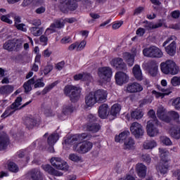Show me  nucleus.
Here are the masks:
<instances>
[{"label": "nucleus", "mask_w": 180, "mask_h": 180, "mask_svg": "<svg viewBox=\"0 0 180 180\" xmlns=\"http://www.w3.org/2000/svg\"><path fill=\"white\" fill-rule=\"evenodd\" d=\"M159 152L160 153V162L156 165V169L158 172H160L163 175L167 174L168 171V155H169V152L167 149L159 148Z\"/></svg>", "instance_id": "obj_1"}, {"label": "nucleus", "mask_w": 180, "mask_h": 180, "mask_svg": "<svg viewBox=\"0 0 180 180\" xmlns=\"http://www.w3.org/2000/svg\"><path fill=\"white\" fill-rule=\"evenodd\" d=\"M20 102H22V97H18L15 99V102L13 103L10 107H8L6 109L5 112L2 114L1 117H8V116H11V115H13L16 112V110L23 109V108H25V106H27V105L32 103V101H30L25 103L21 107H20V105H22Z\"/></svg>", "instance_id": "obj_2"}, {"label": "nucleus", "mask_w": 180, "mask_h": 180, "mask_svg": "<svg viewBox=\"0 0 180 180\" xmlns=\"http://www.w3.org/2000/svg\"><path fill=\"white\" fill-rule=\"evenodd\" d=\"M64 94L66 96H69L71 102L75 103L81 98V88L72 85L66 86L64 89Z\"/></svg>", "instance_id": "obj_3"}, {"label": "nucleus", "mask_w": 180, "mask_h": 180, "mask_svg": "<svg viewBox=\"0 0 180 180\" xmlns=\"http://www.w3.org/2000/svg\"><path fill=\"white\" fill-rule=\"evenodd\" d=\"M160 69L163 74L176 75L179 72V68L173 60H167L160 64Z\"/></svg>", "instance_id": "obj_4"}, {"label": "nucleus", "mask_w": 180, "mask_h": 180, "mask_svg": "<svg viewBox=\"0 0 180 180\" xmlns=\"http://www.w3.org/2000/svg\"><path fill=\"white\" fill-rule=\"evenodd\" d=\"M157 117L166 123L171 122V117L169 115L174 116L175 119H179V114L175 111H171L170 112H167V110L162 106L158 107L156 112Z\"/></svg>", "instance_id": "obj_5"}, {"label": "nucleus", "mask_w": 180, "mask_h": 180, "mask_svg": "<svg viewBox=\"0 0 180 180\" xmlns=\"http://www.w3.org/2000/svg\"><path fill=\"white\" fill-rule=\"evenodd\" d=\"M23 48L22 39H11L6 41L3 45V49L7 51H20Z\"/></svg>", "instance_id": "obj_6"}, {"label": "nucleus", "mask_w": 180, "mask_h": 180, "mask_svg": "<svg viewBox=\"0 0 180 180\" xmlns=\"http://www.w3.org/2000/svg\"><path fill=\"white\" fill-rule=\"evenodd\" d=\"M143 54L145 57H149L150 58H161L164 56L162 51L155 46L145 48L143 50Z\"/></svg>", "instance_id": "obj_7"}, {"label": "nucleus", "mask_w": 180, "mask_h": 180, "mask_svg": "<svg viewBox=\"0 0 180 180\" xmlns=\"http://www.w3.org/2000/svg\"><path fill=\"white\" fill-rule=\"evenodd\" d=\"M98 75L100 82L105 84L110 81L112 77V68L109 67H102L98 68Z\"/></svg>", "instance_id": "obj_8"}, {"label": "nucleus", "mask_w": 180, "mask_h": 180, "mask_svg": "<svg viewBox=\"0 0 180 180\" xmlns=\"http://www.w3.org/2000/svg\"><path fill=\"white\" fill-rule=\"evenodd\" d=\"M160 124H161L160 121L157 120L155 122L148 121L147 122L146 131L150 137H155V136L160 134V130L157 127L158 126H160Z\"/></svg>", "instance_id": "obj_9"}, {"label": "nucleus", "mask_w": 180, "mask_h": 180, "mask_svg": "<svg viewBox=\"0 0 180 180\" xmlns=\"http://www.w3.org/2000/svg\"><path fill=\"white\" fill-rule=\"evenodd\" d=\"M92 147H94L92 142L84 141L75 145L73 146V150L80 154H85L88 153V151H91Z\"/></svg>", "instance_id": "obj_10"}, {"label": "nucleus", "mask_w": 180, "mask_h": 180, "mask_svg": "<svg viewBox=\"0 0 180 180\" xmlns=\"http://www.w3.org/2000/svg\"><path fill=\"white\" fill-rule=\"evenodd\" d=\"M51 164L56 168V169H61L62 171H68V165L65 161L60 158H52L51 159Z\"/></svg>", "instance_id": "obj_11"}, {"label": "nucleus", "mask_w": 180, "mask_h": 180, "mask_svg": "<svg viewBox=\"0 0 180 180\" xmlns=\"http://www.w3.org/2000/svg\"><path fill=\"white\" fill-rule=\"evenodd\" d=\"M131 134L134 136L136 139H140L144 135V129L139 122H133L130 127Z\"/></svg>", "instance_id": "obj_12"}, {"label": "nucleus", "mask_w": 180, "mask_h": 180, "mask_svg": "<svg viewBox=\"0 0 180 180\" xmlns=\"http://www.w3.org/2000/svg\"><path fill=\"white\" fill-rule=\"evenodd\" d=\"M27 179L32 180H43L44 179V176L39 168H34L30 169L26 174Z\"/></svg>", "instance_id": "obj_13"}, {"label": "nucleus", "mask_w": 180, "mask_h": 180, "mask_svg": "<svg viewBox=\"0 0 180 180\" xmlns=\"http://www.w3.org/2000/svg\"><path fill=\"white\" fill-rule=\"evenodd\" d=\"M111 64L117 71H127V65L122 58H115L112 60Z\"/></svg>", "instance_id": "obj_14"}, {"label": "nucleus", "mask_w": 180, "mask_h": 180, "mask_svg": "<svg viewBox=\"0 0 180 180\" xmlns=\"http://www.w3.org/2000/svg\"><path fill=\"white\" fill-rule=\"evenodd\" d=\"M11 143L9 136L5 132H0V151H4L8 148Z\"/></svg>", "instance_id": "obj_15"}, {"label": "nucleus", "mask_w": 180, "mask_h": 180, "mask_svg": "<svg viewBox=\"0 0 180 180\" xmlns=\"http://www.w3.org/2000/svg\"><path fill=\"white\" fill-rule=\"evenodd\" d=\"M93 94L94 95L96 101L98 103L106 102V99L108 98V91H106V90L98 89Z\"/></svg>", "instance_id": "obj_16"}, {"label": "nucleus", "mask_w": 180, "mask_h": 180, "mask_svg": "<svg viewBox=\"0 0 180 180\" xmlns=\"http://www.w3.org/2000/svg\"><path fill=\"white\" fill-rule=\"evenodd\" d=\"M141 91H143V86L137 82L129 83L127 86V91L129 94H137Z\"/></svg>", "instance_id": "obj_17"}, {"label": "nucleus", "mask_w": 180, "mask_h": 180, "mask_svg": "<svg viewBox=\"0 0 180 180\" xmlns=\"http://www.w3.org/2000/svg\"><path fill=\"white\" fill-rule=\"evenodd\" d=\"M129 81V76L123 72H117L115 74V82L117 85H123Z\"/></svg>", "instance_id": "obj_18"}, {"label": "nucleus", "mask_w": 180, "mask_h": 180, "mask_svg": "<svg viewBox=\"0 0 180 180\" xmlns=\"http://www.w3.org/2000/svg\"><path fill=\"white\" fill-rule=\"evenodd\" d=\"M147 68L149 71V74H150L152 77H155L158 72V63H157L155 60H150L147 63Z\"/></svg>", "instance_id": "obj_19"}, {"label": "nucleus", "mask_w": 180, "mask_h": 180, "mask_svg": "<svg viewBox=\"0 0 180 180\" xmlns=\"http://www.w3.org/2000/svg\"><path fill=\"white\" fill-rule=\"evenodd\" d=\"M41 168L45 171V172L49 174V175H53L54 176H63V172L56 170V169H53V167L50 165H44L41 166Z\"/></svg>", "instance_id": "obj_20"}, {"label": "nucleus", "mask_w": 180, "mask_h": 180, "mask_svg": "<svg viewBox=\"0 0 180 180\" xmlns=\"http://www.w3.org/2000/svg\"><path fill=\"white\" fill-rule=\"evenodd\" d=\"M109 105L108 104H103L98 108V116L101 119H106L109 117Z\"/></svg>", "instance_id": "obj_21"}, {"label": "nucleus", "mask_w": 180, "mask_h": 180, "mask_svg": "<svg viewBox=\"0 0 180 180\" xmlns=\"http://www.w3.org/2000/svg\"><path fill=\"white\" fill-rule=\"evenodd\" d=\"M122 109V106L120 104H114L110 109V115H108V118L110 120H114L116 116L119 115L120 110Z\"/></svg>", "instance_id": "obj_22"}, {"label": "nucleus", "mask_w": 180, "mask_h": 180, "mask_svg": "<svg viewBox=\"0 0 180 180\" xmlns=\"http://www.w3.org/2000/svg\"><path fill=\"white\" fill-rule=\"evenodd\" d=\"M85 105L87 108H92L96 103V100L95 98V95H94V92L89 93L85 96Z\"/></svg>", "instance_id": "obj_23"}, {"label": "nucleus", "mask_w": 180, "mask_h": 180, "mask_svg": "<svg viewBox=\"0 0 180 180\" xmlns=\"http://www.w3.org/2000/svg\"><path fill=\"white\" fill-rule=\"evenodd\" d=\"M24 124L28 130H32L37 124V121L34 117H26L24 120Z\"/></svg>", "instance_id": "obj_24"}, {"label": "nucleus", "mask_w": 180, "mask_h": 180, "mask_svg": "<svg viewBox=\"0 0 180 180\" xmlns=\"http://www.w3.org/2000/svg\"><path fill=\"white\" fill-rule=\"evenodd\" d=\"M136 148V141L131 137H129L124 141V150H134Z\"/></svg>", "instance_id": "obj_25"}, {"label": "nucleus", "mask_w": 180, "mask_h": 180, "mask_svg": "<svg viewBox=\"0 0 180 180\" xmlns=\"http://www.w3.org/2000/svg\"><path fill=\"white\" fill-rule=\"evenodd\" d=\"M136 172L139 178H146V175H147V167L141 163L138 164L136 165Z\"/></svg>", "instance_id": "obj_26"}, {"label": "nucleus", "mask_w": 180, "mask_h": 180, "mask_svg": "<svg viewBox=\"0 0 180 180\" xmlns=\"http://www.w3.org/2000/svg\"><path fill=\"white\" fill-rule=\"evenodd\" d=\"M122 57L129 67H133L134 65V56H131V53L124 52L122 53Z\"/></svg>", "instance_id": "obj_27"}, {"label": "nucleus", "mask_w": 180, "mask_h": 180, "mask_svg": "<svg viewBox=\"0 0 180 180\" xmlns=\"http://www.w3.org/2000/svg\"><path fill=\"white\" fill-rule=\"evenodd\" d=\"M129 136H130V132L129 131H124L118 136H115V141L117 143H124L129 139L127 138Z\"/></svg>", "instance_id": "obj_28"}, {"label": "nucleus", "mask_w": 180, "mask_h": 180, "mask_svg": "<svg viewBox=\"0 0 180 180\" xmlns=\"http://www.w3.org/2000/svg\"><path fill=\"white\" fill-rule=\"evenodd\" d=\"M14 87L12 85H4L0 87V94L6 96L13 92Z\"/></svg>", "instance_id": "obj_29"}, {"label": "nucleus", "mask_w": 180, "mask_h": 180, "mask_svg": "<svg viewBox=\"0 0 180 180\" xmlns=\"http://www.w3.org/2000/svg\"><path fill=\"white\" fill-rule=\"evenodd\" d=\"M165 51L169 56H175V53H176V43L175 41H173L169 46L165 47Z\"/></svg>", "instance_id": "obj_30"}, {"label": "nucleus", "mask_w": 180, "mask_h": 180, "mask_svg": "<svg viewBox=\"0 0 180 180\" xmlns=\"http://www.w3.org/2000/svg\"><path fill=\"white\" fill-rule=\"evenodd\" d=\"M132 71L136 79H137V81H142L143 74L141 73V69H140V65H135L132 69Z\"/></svg>", "instance_id": "obj_31"}, {"label": "nucleus", "mask_w": 180, "mask_h": 180, "mask_svg": "<svg viewBox=\"0 0 180 180\" xmlns=\"http://www.w3.org/2000/svg\"><path fill=\"white\" fill-rule=\"evenodd\" d=\"M79 1L81 0H65L63 4H65L70 11H75L78 8V4L76 2H79Z\"/></svg>", "instance_id": "obj_32"}, {"label": "nucleus", "mask_w": 180, "mask_h": 180, "mask_svg": "<svg viewBox=\"0 0 180 180\" xmlns=\"http://www.w3.org/2000/svg\"><path fill=\"white\" fill-rule=\"evenodd\" d=\"M77 141H79V136H77L75 134L72 136L66 138L64 141V143H63V144H65L66 146H70V145L75 144Z\"/></svg>", "instance_id": "obj_33"}, {"label": "nucleus", "mask_w": 180, "mask_h": 180, "mask_svg": "<svg viewBox=\"0 0 180 180\" xmlns=\"http://www.w3.org/2000/svg\"><path fill=\"white\" fill-rule=\"evenodd\" d=\"M34 76L29 79L27 82H25L23 84V87L25 89V92L27 94V92H30L32 91V85H34Z\"/></svg>", "instance_id": "obj_34"}, {"label": "nucleus", "mask_w": 180, "mask_h": 180, "mask_svg": "<svg viewBox=\"0 0 180 180\" xmlns=\"http://www.w3.org/2000/svg\"><path fill=\"white\" fill-rule=\"evenodd\" d=\"M86 130L91 131V133H98V131L101 130V125L98 123L89 124L86 127Z\"/></svg>", "instance_id": "obj_35"}, {"label": "nucleus", "mask_w": 180, "mask_h": 180, "mask_svg": "<svg viewBox=\"0 0 180 180\" xmlns=\"http://www.w3.org/2000/svg\"><path fill=\"white\" fill-rule=\"evenodd\" d=\"M143 111L141 110H136L131 112V117L134 119V120H139L143 117Z\"/></svg>", "instance_id": "obj_36"}, {"label": "nucleus", "mask_w": 180, "mask_h": 180, "mask_svg": "<svg viewBox=\"0 0 180 180\" xmlns=\"http://www.w3.org/2000/svg\"><path fill=\"white\" fill-rule=\"evenodd\" d=\"M58 140V134H52L48 137V146H54Z\"/></svg>", "instance_id": "obj_37"}, {"label": "nucleus", "mask_w": 180, "mask_h": 180, "mask_svg": "<svg viewBox=\"0 0 180 180\" xmlns=\"http://www.w3.org/2000/svg\"><path fill=\"white\" fill-rule=\"evenodd\" d=\"M155 147H157V142L155 141H146L143 143L145 150H153Z\"/></svg>", "instance_id": "obj_38"}, {"label": "nucleus", "mask_w": 180, "mask_h": 180, "mask_svg": "<svg viewBox=\"0 0 180 180\" xmlns=\"http://www.w3.org/2000/svg\"><path fill=\"white\" fill-rule=\"evenodd\" d=\"M30 32L33 36H41L43 34V28L39 27H32L30 28Z\"/></svg>", "instance_id": "obj_39"}, {"label": "nucleus", "mask_w": 180, "mask_h": 180, "mask_svg": "<svg viewBox=\"0 0 180 180\" xmlns=\"http://www.w3.org/2000/svg\"><path fill=\"white\" fill-rule=\"evenodd\" d=\"M58 84V82H54L53 83L46 86L41 91V94L43 95H46V94H49L53 88L54 86H56V85Z\"/></svg>", "instance_id": "obj_40"}, {"label": "nucleus", "mask_w": 180, "mask_h": 180, "mask_svg": "<svg viewBox=\"0 0 180 180\" xmlns=\"http://www.w3.org/2000/svg\"><path fill=\"white\" fill-rule=\"evenodd\" d=\"M74 112V107H72V105H65L63 106V113L64 115H71Z\"/></svg>", "instance_id": "obj_41"}, {"label": "nucleus", "mask_w": 180, "mask_h": 180, "mask_svg": "<svg viewBox=\"0 0 180 180\" xmlns=\"http://www.w3.org/2000/svg\"><path fill=\"white\" fill-rule=\"evenodd\" d=\"M51 27H53L54 30L61 29L64 27V23L60 20H56L51 25Z\"/></svg>", "instance_id": "obj_42"}, {"label": "nucleus", "mask_w": 180, "mask_h": 180, "mask_svg": "<svg viewBox=\"0 0 180 180\" xmlns=\"http://www.w3.org/2000/svg\"><path fill=\"white\" fill-rule=\"evenodd\" d=\"M32 2H34V4H41V2H43V0H23L21 6L23 8H26V6H29V5H30V4H32Z\"/></svg>", "instance_id": "obj_43"}, {"label": "nucleus", "mask_w": 180, "mask_h": 180, "mask_svg": "<svg viewBox=\"0 0 180 180\" xmlns=\"http://www.w3.org/2000/svg\"><path fill=\"white\" fill-rule=\"evenodd\" d=\"M8 168L11 172H18V171H19V167H18V165L13 162H10L8 164Z\"/></svg>", "instance_id": "obj_44"}, {"label": "nucleus", "mask_w": 180, "mask_h": 180, "mask_svg": "<svg viewBox=\"0 0 180 180\" xmlns=\"http://www.w3.org/2000/svg\"><path fill=\"white\" fill-rule=\"evenodd\" d=\"M10 16H11V18H13L14 19V26L20 24V22H22V18H20V16L16 15L15 13H11Z\"/></svg>", "instance_id": "obj_45"}, {"label": "nucleus", "mask_w": 180, "mask_h": 180, "mask_svg": "<svg viewBox=\"0 0 180 180\" xmlns=\"http://www.w3.org/2000/svg\"><path fill=\"white\" fill-rule=\"evenodd\" d=\"M34 88H43L44 86V82H42L43 78L41 79H36V77H34Z\"/></svg>", "instance_id": "obj_46"}, {"label": "nucleus", "mask_w": 180, "mask_h": 180, "mask_svg": "<svg viewBox=\"0 0 180 180\" xmlns=\"http://www.w3.org/2000/svg\"><path fill=\"white\" fill-rule=\"evenodd\" d=\"M148 115L149 117H150L151 120H149V122H158V119H157V116H155V111L154 110H150L148 112Z\"/></svg>", "instance_id": "obj_47"}, {"label": "nucleus", "mask_w": 180, "mask_h": 180, "mask_svg": "<svg viewBox=\"0 0 180 180\" xmlns=\"http://www.w3.org/2000/svg\"><path fill=\"white\" fill-rule=\"evenodd\" d=\"M69 159L71 160V161H74V162H79L81 161V157L78 156L75 153H72L69 155Z\"/></svg>", "instance_id": "obj_48"}, {"label": "nucleus", "mask_w": 180, "mask_h": 180, "mask_svg": "<svg viewBox=\"0 0 180 180\" xmlns=\"http://www.w3.org/2000/svg\"><path fill=\"white\" fill-rule=\"evenodd\" d=\"M172 106L175 108L177 110H180V97H177L175 98L172 103Z\"/></svg>", "instance_id": "obj_49"}, {"label": "nucleus", "mask_w": 180, "mask_h": 180, "mask_svg": "<svg viewBox=\"0 0 180 180\" xmlns=\"http://www.w3.org/2000/svg\"><path fill=\"white\" fill-rule=\"evenodd\" d=\"M10 15L11 14H8L7 15H2L1 17V20H2V22H5L6 23H8V25H12L13 21L9 19V18L11 17Z\"/></svg>", "instance_id": "obj_50"}, {"label": "nucleus", "mask_w": 180, "mask_h": 180, "mask_svg": "<svg viewBox=\"0 0 180 180\" xmlns=\"http://www.w3.org/2000/svg\"><path fill=\"white\" fill-rule=\"evenodd\" d=\"M161 141L165 144V146H172V141H171V139L167 136H162L161 137Z\"/></svg>", "instance_id": "obj_51"}, {"label": "nucleus", "mask_w": 180, "mask_h": 180, "mask_svg": "<svg viewBox=\"0 0 180 180\" xmlns=\"http://www.w3.org/2000/svg\"><path fill=\"white\" fill-rule=\"evenodd\" d=\"M14 26L15 27H16L18 30H20L21 32H27V29L26 28V25L23 23L17 24Z\"/></svg>", "instance_id": "obj_52"}, {"label": "nucleus", "mask_w": 180, "mask_h": 180, "mask_svg": "<svg viewBox=\"0 0 180 180\" xmlns=\"http://www.w3.org/2000/svg\"><path fill=\"white\" fill-rule=\"evenodd\" d=\"M171 84L173 85V86H178V85H180V77H174L171 79Z\"/></svg>", "instance_id": "obj_53"}, {"label": "nucleus", "mask_w": 180, "mask_h": 180, "mask_svg": "<svg viewBox=\"0 0 180 180\" xmlns=\"http://www.w3.org/2000/svg\"><path fill=\"white\" fill-rule=\"evenodd\" d=\"M85 46H86V41L83 40L79 43H78L77 47V51H81V50H84L85 49Z\"/></svg>", "instance_id": "obj_54"}, {"label": "nucleus", "mask_w": 180, "mask_h": 180, "mask_svg": "<svg viewBox=\"0 0 180 180\" xmlns=\"http://www.w3.org/2000/svg\"><path fill=\"white\" fill-rule=\"evenodd\" d=\"M141 160L144 162H146V164H150V162H151V158L148 154L142 155Z\"/></svg>", "instance_id": "obj_55"}, {"label": "nucleus", "mask_w": 180, "mask_h": 180, "mask_svg": "<svg viewBox=\"0 0 180 180\" xmlns=\"http://www.w3.org/2000/svg\"><path fill=\"white\" fill-rule=\"evenodd\" d=\"M143 23H144L143 27H145L146 30H151L154 26L153 22H150L148 21H144Z\"/></svg>", "instance_id": "obj_56"}, {"label": "nucleus", "mask_w": 180, "mask_h": 180, "mask_svg": "<svg viewBox=\"0 0 180 180\" xmlns=\"http://www.w3.org/2000/svg\"><path fill=\"white\" fill-rule=\"evenodd\" d=\"M93 77L89 73H83V81H88L89 82H91L93 81Z\"/></svg>", "instance_id": "obj_57"}, {"label": "nucleus", "mask_w": 180, "mask_h": 180, "mask_svg": "<svg viewBox=\"0 0 180 180\" xmlns=\"http://www.w3.org/2000/svg\"><path fill=\"white\" fill-rule=\"evenodd\" d=\"M44 115L47 117H50L51 116H54V113L53 112V110L50 108H45Z\"/></svg>", "instance_id": "obj_58"}, {"label": "nucleus", "mask_w": 180, "mask_h": 180, "mask_svg": "<svg viewBox=\"0 0 180 180\" xmlns=\"http://www.w3.org/2000/svg\"><path fill=\"white\" fill-rule=\"evenodd\" d=\"M172 136L174 139H180V129L173 130L172 132Z\"/></svg>", "instance_id": "obj_59"}, {"label": "nucleus", "mask_w": 180, "mask_h": 180, "mask_svg": "<svg viewBox=\"0 0 180 180\" xmlns=\"http://www.w3.org/2000/svg\"><path fill=\"white\" fill-rule=\"evenodd\" d=\"M64 65H65V62L61 61L56 65L55 68L58 70V71H61V70L64 68Z\"/></svg>", "instance_id": "obj_60"}, {"label": "nucleus", "mask_w": 180, "mask_h": 180, "mask_svg": "<svg viewBox=\"0 0 180 180\" xmlns=\"http://www.w3.org/2000/svg\"><path fill=\"white\" fill-rule=\"evenodd\" d=\"M158 89L163 92L164 95H169V94L172 93V90H171V89H163L162 87L159 86Z\"/></svg>", "instance_id": "obj_61"}, {"label": "nucleus", "mask_w": 180, "mask_h": 180, "mask_svg": "<svg viewBox=\"0 0 180 180\" xmlns=\"http://www.w3.org/2000/svg\"><path fill=\"white\" fill-rule=\"evenodd\" d=\"M30 23L33 25V26H40L41 25V21L39 19H34L30 20Z\"/></svg>", "instance_id": "obj_62"}, {"label": "nucleus", "mask_w": 180, "mask_h": 180, "mask_svg": "<svg viewBox=\"0 0 180 180\" xmlns=\"http://www.w3.org/2000/svg\"><path fill=\"white\" fill-rule=\"evenodd\" d=\"M51 71H53V65H48L44 70V73L45 75H47V74L51 72Z\"/></svg>", "instance_id": "obj_63"}, {"label": "nucleus", "mask_w": 180, "mask_h": 180, "mask_svg": "<svg viewBox=\"0 0 180 180\" xmlns=\"http://www.w3.org/2000/svg\"><path fill=\"white\" fill-rule=\"evenodd\" d=\"M173 176L177 178V180H180V169H178L173 172Z\"/></svg>", "instance_id": "obj_64"}]
</instances>
